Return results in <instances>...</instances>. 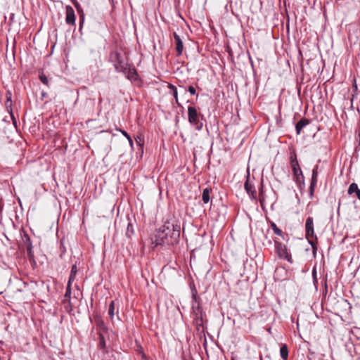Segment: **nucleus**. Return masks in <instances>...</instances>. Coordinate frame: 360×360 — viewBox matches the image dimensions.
I'll use <instances>...</instances> for the list:
<instances>
[{"instance_id": "nucleus-23", "label": "nucleus", "mask_w": 360, "mask_h": 360, "mask_svg": "<svg viewBox=\"0 0 360 360\" xmlns=\"http://www.w3.org/2000/svg\"><path fill=\"white\" fill-rule=\"evenodd\" d=\"M99 347L103 349H105V341L102 334L99 335Z\"/></svg>"}, {"instance_id": "nucleus-19", "label": "nucleus", "mask_w": 360, "mask_h": 360, "mask_svg": "<svg viewBox=\"0 0 360 360\" xmlns=\"http://www.w3.org/2000/svg\"><path fill=\"white\" fill-rule=\"evenodd\" d=\"M134 231L133 229V225L131 223H128L127 231H126V236L128 238H130L132 235H134Z\"/></svg>"}, {"instance_id": "nucleus-4", "label": "nucleus", "mask_w": 360, "mask_h": 360, "mask_svg": "<svg viewBox=\"0 0 360 360\" xmlns=\"http://www.w3.org/2000/svg\"><path fill=\"white\" fill-rule=\"evenodd\" d=\"M275 251L280 259L287 260L290 263H292V259L286 245L282 243L274 240Z\"/></svg>"}, {"instance_id": "nucleus-13", "label": "nucleus", "mask_w": 360, "mask_h": 360, "mask_svg": "<svg viewBox=\"0 0 360 360\" xmlns=\"http://www.w3.org/2000/svg\"><path fill=\"white\" fill-rule=\"evenodd\" d=\"M192 309H193V311L195 316H196V319H200V321H202V309L200 307V305L198 304L197 306H195V304H193Z\"/></svg>"}, {"instance_id": "nucleus-12", "label": "nucleus", "mask_w": 360, "mask_h": 360, "mask_svg": "<svg viewBox=\"0 0 360 360\" xmlns=\"http://www.w3.org/2000/svg\"><path fill=\"white\" fill-rule=\"evenodd\" d=\"M309 124V121L306 119H301L295 126L297 134H300L301 130Z\"/></svg>"}, {"instance_id": "nucleus-29", "label": "nucleus", "mask_w": 360, "mask_h": 360, "mask_svg": "<svg viewBox=\"0 0 360 360\" xmlns=\"http://www.w3.org/2000/svg\"><path fill=\"white\" fill-rule=\"evenodd\" d=\"M9 112H10L11 117V119L13 120V124L16 125L17 122H16V120H15V118L14 117V115H13L11 109L9 110Z\"/></svg>"}, {"instance_id": "nucleus-6", "label": "nucleus", "mask_w": 360, "mask_h": 360, "mask_svg": "<svg viewBox=\"0 0 360 360\" xmlns=\"http://www.w3.org/2000/svg\"><path fill=\"white\" fill-rule=\"evenodd\" d=\"M291 166H292V169L293 175H294L295 180L297 181H300L303 180L302 172L300 167L299 163H298L296 158H295V159H292Z\"/></svg>"}, {"instance_id": "nucleus-27", "label": "nucleus", "mask_w": 360, "mask_h": 360, "mask_svg": "<svg viewBox=\"0 0 360 360\" xmlns=\"http://www.w3.org/2000/svg\"><path fill=\"white\" fill-rule=\"evenodd\" d=\"M135 141H136V143L139 144V146H142L143 145V139L141 136L136 137L135 138Z\"/></svg>"}, {"instance_id": "nucleus-21", "label": "nucleus", "mask_w": 360, "mask_h": 360, "mask_svg": "<svg viewBox=\"0 0 360 360\" xmlns=\"http://www.w3.org/2000/svg\"><path fill=\"white\" fill-rule=\"evenodd\" d=\"M120 131L121 132V134L124 136L126 137V139L128 140L129 143V145L132 148L133 147V140L131 139V136L129 135V134L125 131L124 130H122V129H120Z\"/></svg>"}, {"instance_id": "nucleus-24", "label": "nucleus", "mask_w": 360, "mask_h": 360, "mask_svg": "<svg viewBox=\"0 0 360 360\" xmlns=\"http://www.w3.org/2000/svg\"><path fill=\"white\" fill-rule=\"evenodd\" d=\"M271 228L275 234L278 235V236H282V234H283L282 231L279 228L277 227L276 224L272 223Z\"/></svg>"}, {"instance_id": "nucleus-31", "label": "nucleus", "mask_w": 360, "mask_h": 360, "mask_svg": "<svg viewBox=\"0 0 360 360\" xmlns=\"http://www.w3.org/2000/svg\"><path fill=\"white\" fill-rule=\"evenodd\" d=\"M312 276L314 278V281L316 280V269H314L312 271Z\"/></svg>"}, {"instance_id": "nucleus-22", "label": "nucleus", "mask_w": 360, "mask_h": 360, "mask_svg": "<svg viewBox=\"0 0 360 360\" xmlns=\"http://www.w3.org/2000/svg\"><path fill=\"white\" fill-rule=\"evenodd\" d=\"M169 88L170 89H172V90L173 96H174V98H175L176 103H179V101H178V93H177V89H176V88L174 85H172V84H169Z\"/></svg>"}, {"instance_id": "nucleus-2", "label": "nucleus", "mask_w": 360, "mask_h": 360, "mask_svg": "<svg viewBox=\"0 0 360 360\" xmlns=\"http://www.w3.org/2000/svg\"><path fill=\"white\" fill-rule=\"evenodd\" d=\"M110 60L113 62L116 71L122 72L127 70L129 65L125 58L118 52H113L110 54Z\"/></svg>"}, {"instance_id": "nucleus-14", "label": "nucleus", "mask_w": 360, "mask_h": 360, "mask_svg": "<svg viewBox=\"0 0 360 360\" xmlns=\"http://www.w3.org/2000/svg\"><path fill=\"white\" fill-rule=\"evenodd\" d=\"M318 165H316L315 167L312 170V176H311V181L310 184V186L315 187L317 184V176H318Z\"/></svg>"}, {"instance_id": "nucleus-33", "label": "nucleus", "mask_w": 360, "mask_h": 360, "mask_svg": "<svg viewBox=\"0 0 360 360\" xmlns=\"http://www.w3.org/2000/svg\"><path fill=\"white\" fill-rule=\"evenodd\" d=\"M340 200L338 202V207H340Z\"/></svg>"}, {"instance_id": "nucleus-26", "label": "nucleus", "mask_w": 360, "mask_h": 360, "mask_svg": "<svg viewBox=\"0 0 360 360\" xmlns=\"http://www.w3.org/2000/svg\"><path fill=\"white\" fill-rule=\"evenodd\" d=\"M71 295V289H70V283L68 282V288L65 294V298H70Z\"/></svg>"}, {"instance_id": "nucleus-15", "label": "nucleus", "mask_w": 360, "mask_h": 360, "mask_svg": "<svg viewBox=\"0 0 360 360\" xmlns=\"http://www.w3.org/2000/svg\"><path fill=\"white\" fill-rule=\"evenodd\" d=\"M280 355L283 359H286L288 356V349L286 345H283L280 349Z\"/></svg>"}, {"instance_id": "nucleus-1", "label": "nucleus", "mask_w": 360, "mask_h": 360, "mask_svg": "<svg viewBox=\"0 0 360 360\" xmlns=\"http://www.w3.org/2000/svg\"><path fill=\"white\" fill-rule=\"evenodd\" d=\"M181 226L178 224L167 221L161 226L155 235L153 243L157 245L174 244L180 236Z\"/></svg>"}, {"instance_id": "nucleus-18", "label": "nucleus", "mask_w": 360, "mask_h": 360, "mask_svg": "<svg viewBox=\"0 0 360 360\" xmlns=\"http://www.w3.org/2000/svg\"><path fill=\"white\" fill-rule=\"evenodd\" d=\"M259 200L261 205L263 206L264 204L269 202V200L268 199V196H266L262 191L259 192Z\"/></svg>"}, {"instance_id": "nucleus-32", "label": "nucleus", "mask_w": 360, "mask_h": 360, "mask_svg": "<svg viewBox=\"0 0 360 360\" xmlns=\"http://www.w3.org/2000/svg\"><path fill=\"white\" fill-rule=\"evenodd\" d=\"M270 193L274 197L275 192L274 191H271Z\"/></svg>"}, {"instance_id": "nucleus-25", "label": "nucleus", "mask_w": 360, "mask_h": 360, "mask_svg": "<svg viewBox=\"0 0 360 360\" xmlns=\"http://www.w3.org/2000/svg\"><path fill=\"white\" fill-rule=\"evenodd\" d=\"M39 79H40V81L45 85L48 86L49 85V80H48V78L47 77L41 73L39 75Z\"/></svg>"}, {"instance_id": "nucleus-30", "label": "nucleus", "mask_w": 360, "mask_h": 360, "mask_svg": "<svg viewBox=\"0 0 360 360\" xmlns=\"http://www.w3.org/2000/svg\"><path fill=\"white\" fill-rule=\"evenodd\" d=\"M314 188H315V187H311V186L309 187V195H310L311 198L313 196V194L314 192Z\"/></svg>"}, {"instance_id": "nucleus-3", "label": "nucleus", "mask_w": 360, "mask_h": 360, "mask_svg": "<svg viewBox=\"0 0 360 360\" xmlns=\"http://www.w3.org/2000/svg\"><path fill=\"white\" fill-rule=\"evenodd\" d=\"M305 231H306V238L308 240V242L312 246L314 251H315V242L314 239L316 240V236L314 233V220L313 218L309 217L305 223Z\"/></svg>"}, {"instance_id": "nucleus-16", "label": "nucleus", "mask_w": 360, "mask_h": 360, "mask_svg": "<svg viewBox=\"0 0 360 360\" xmlns=\"http://www.w3.org/2000/svg\"><path fill=\"white\" fill-rule=\"evenodd\" d=\"M210 189L206 188L202 191V199L204 203H207L210 201Z\"/></svg>"}, {"instance_id": "nucleus-5", "label": "nucleus", "mask_w": 360, "mask_h": 360, "mask_svg": "<svg viewBox=\"0 0 360 360\" xmlns=\"http://www.w3.org/2000/svg\"><path fill=\"white\" fill-rule=\"evenodd\" d=\"M188 122L195 126V129L200 131L202 127V123L199 122L198 114L194 107L188 108Z\"/></svg>"}, {"instance_id": "nucleus-10", "label": "nucleus", "mask_w": 360, "mask_h": 360, "mask_svg": "<svg viewBox=\"0 0 360 360\" xmlns=\"http://www.w3.org/2000/svg\"><path fill=\"white\" fill-rule=\"evenodd\" d=\"M245 189L248 193V195L252 198L255 199L256 198V191L255 186L250 184L248 180L246 181L245 184Z\"/></svg>"}, {"instance_id": "nucleus-9", "label": "nucleus", "mask_w": 360, "mask_h": 360, "mask_svg": "<svg viewBox=\"0 0 360 360\" xmlns=\"http://www.w3.org/2000/svg\"><path fill=\"white\" fill-rule=\"evenodd\" d=\"M174 38L176 43V51L177 52V56H180L182 54L184 50V45L180 37L176 33H174Z\"/></svg>"}, {"instance_id": "nucleus-34", "label": "nucleus", "mask_w": 360, "mask_h": 360, "mask_svg": "<svg viewBox=\"0 0 360 360\" xmlns=\"http://www.w3.org/2000/svg\"><path fill=\"white\" fill-rule=\"evenodd\" d=\"M231 360H235V359H234V358H233V357H232Z\"/></svg>"}, {"instance_id": "nucleus-17", "label": "nucleus", "mask_w": 360, "mask_h": 360, "mask_svg": "<svg viewBox=\"0 0 360 360\" xmlns=\"http://www.w3.org/2000/svg\"><path fill=\"white\" fill-rule=\"evenodd\" d=\"M77 273V267L76 264L72 265L70 272V276L69 278V283H71L75 278L76 274Z\"/></svg>"}, {"instance_id": "nucleus-20", "label": "nucleus", "mask_w": 360, "mask_h": 360, "mask_svg": "<svg viewBox=\"0 0 360 360\" xmlns=\"http://www.w3.org/2000/svg\"><path fill=\"white\" fill-rule=\"evenodd\" d=\"M108 314L111 319H112L115 315V302H114V301H111L109 304Z\"/></svg>"}, {"instance_id": "nucleus-7", "label": "nucleus", "mask_w": 360, "mask_h": 360, "mask_svg": "<svg viewBox=\"0 0 360 360\" xmlns=\"http://www.w3.org/2000/svg\"><path fill=\"white\" fill-rule=\"evenodd\" d=\"M66 17L65 22L68 25H75V14L73 8L70 6H66L65 7Z\"/></svg>"}, {"instance_id": "nucleus-11", "label": "nucleus", "mask_w": 360, "mask_h": 360, "mask_svg": "<svg viewBox=\"0 0 360 360\" xmlns=\"http://www.w3.org/2000/svg\"><path fill=\"white\" fill-rule=\"evenodd\" d=\"M347 193L350 195L355 193L357 198L360 200V189L356 183H352L349 185Z\"/></svg>"}, {"instance_id": "nucleus-8", "label": "nucleus", "mask_w": 360, "mask_h": 360, "mask_svg": "<svg viewBox=\"0 0 360 360\" xmlns=\"http://www.w3.org/2000/svg\"><path fill=\"white\" fill-rule=\"evenodd\" d=\"M122 72L124 73L126 75V77L130 80H136L138 78L136 70L134 68L130 67L129 65L127 66V70L125 71H122Z\"/></svg>"}, {"instance_id": "nucleus-28", "label": "nucleus", "mask_w": 360, "mask_h": 360, "mask_svg": "<svg viewBox=\"0 0 360 360\" xmlns=\"http://www.w3.org/2000/svg\"><path fill=\"white\" fill-rule=\"evenodd\" d=\"M188 91L191 94H193V95L195 94V89L192 86H188Z\"/></svg>"}]
</instances>
